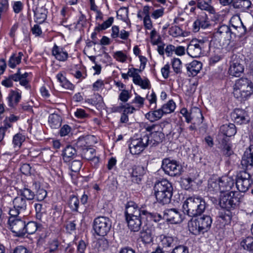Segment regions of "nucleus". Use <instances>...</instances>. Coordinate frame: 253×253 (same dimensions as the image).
Returning a JSON list of instances; mask_svg holds the SVG:
<instances>
[{"instance_id": "nucleus-1", "label": "nucleus", "mask_w": 253, "mask_h": 253, "mask_svg": "<svg viewBox=\"0 0 253 253\" xmlns=\"http://www.w3.org/2000/svg\"><path fill=\"white\" fill-rule=\"evenodd\" d=\"M154 194L157 202L162 205L169 204L172 196V185L167 180L157 182L154 187Z\"/></svg>"}, {"instance_id": "nucleus-2", "label": "nucleus", "mask_w": 253, "mask_h": 253, "mask_svg": "<svg viewBox=\"0 0 253 253\" xmlns=\"http://www.w3.org/2000/svg\"><path fill=\"white\" fill-rule=\"evenodd\" d=\"M233 93L239 101L247 100L253 93V83L247 78L237 80L234 85Z\"/></svg>"}, {"instance_id": "nucleus-3", "label": "nucleus", "mask_w": 253, "mask_h": 253, "mask_svg": "<svg viewBox=\"0 0 253 253\" xmlns=\"http://www.w3.org/2000/svg\"><path fill=\"white\" fill-rule=\"evenodd\" d=\"M206 208V203L199 197H189L182 206L183 211L190 217H196L201 214Z\"/></svg>"}, {"instance_id": "nucleus-4", "label": "nucleus", "mask_w": 253, "mask_h": 253, "mask_svg": "<svg viewBox=\"0 0 253 253\" xmlns=\"http://www.w3.org/2000/svg\"><path fill=\"white\" fill-rule=\"evenodd\" d=\"M212 219L209 215H203L192 218L188 223L189 230L193 234L197 235L207 232L211 228Z\"/></svg>"}, {"instance_id": "nucleus-5", "label": "nucleus", "mask_w": 253, "mask_h": 253, "mask_svg": "<svg viewBox=\"0 0 253 253\" xmlns=\"http://www.w3.org/2000/svg\"><path fill=\"white\" fill-rule=\"evenodd\" d=\"M243 195L238 192L231 191L222 196L219 200V205L227 211L237 208L243 202Z\"/></svg>"}, {"instance_id": "nucleus-6", "label": "nucleus", "mask_w": 253, "mask_h": 253, "mask_svg": "<svg viewBox=\"0 0 253 253\" xmlns=\"http://www.w3.org/2000/svg\"><path fill=\"white\" fill-rule=\"evenodd\" d=\"M210 45L207 39H193L187 47V53L192 57H199L209 48Z\"/></svg>"}, {"instance_id": "nucleus-7", "label": "nucleus", "mask_w": 253, "mask_h": 253, "mask_svg": "<svg viewBox=\"0 0 253 253\" xmlns=\"http://www.w3.org/2000/svg\"><path fill=\"white\" fill-rule=\"evenodd\" d=\"M162 169L166 174L170 176L180 175L182 168L181 165L175 160L165 158L162 161Z\"/></svg>"}, {"instance_id": "nucleus-8", "label": "nucleus", "mask_w": 253, "mask_h": 253, "mask_svg": "<svg viewBox=\"0 0 253 253\" xmlns=\"http://www.w3.org/2000/svg\"><path fill=\"white\" fill-rule=\"evenodd\" d=\"M148 141L147 135L140 137H138L137 135L133 136L129 144L130 152L132 155L140 154L148 146Z\"/></svg>"}, {"instance_id": "nucleus-9", "label": "nucleus", "mask_w": 253, "mask_h": 253, "mask_svg": "<svg viewBox=\"0 0 253 253\" xmlns=\"http://www.w3.org/2000/svg\"><path fill=\"white\" fill-rule=\"evenodd\" d=\"M93 227L97 235L104 236L110 230L111 222L107 217L99 216L94 220Z\"/></svg>"}, {"instance_id": "nucleus-10", "label": "nucleus", "mask_w": 253, "mask_h": 253, "mask_svg": "<svg viewBox=\"0 0 253 253\" xmlns=\"http://www.w3.org/2000/svg\"><path fill=\"white\" fill-rule=\"evenodd\" d=\"M160 128L159 126L153 125L148 126L146 127V130L148 132H151L149 135H147L148 146L151 147L155 146L161 143L165 138V135L161 131L156 130V128Z\"/></svg>"}, {"instance_id": "nucleus-11", "label": "nucleus", "mask_w": 253, "mask_h": 253, "mask_svg": "<svg viewBox=\"0 0 253 253\" xmlns=\"http://www.w3.org/2000/svg\"><path fill=\"white\" fill-rule=\"evenodd\" d=\"M253 181L251 175L246 171L241 172L238 175L236 180L237 189L241 192L244 193L248 191Z\"/></svg>"}, {"instance_id": "nucleus-12", "label": "nucleus", "mask_w": 253, "mask_h": 253, "mask_svg": "<svg viewBox=\"0 0 253 253\" xmlns=\"http://www.w3.org/2000/svg\"><path fill=\"white\" fill-rule=\"evenodd\" d=\"M13 208L9 211L10 215L18 216L20 213H23L28 208L27 201L20 195L14 198L12 201Z\"/></svg>"}, {"instance_id": "nucleus-13", "label": "nucleus", "mask_w": 253, "mask_h": 253, "mask_svg": "<svg viewBox=\"0 0 253 253\" xmlns=\"http://www.w3.org/2000/svg\"><path fill=\"white\" fill-rule=\"evenodd\" d=\"M243 61L237 55L233 54L231 56L229 74L234 77H240L244 70L242 64Z\"/></svg>"}, {"instance_id": "nucleus-14", "label": "nucleus", "mask_w": 253, "mask_h": 253, "mask_svg": "<svg viewBox=\"0 0 253 253\" xmlns=\"http://www.w3.org/2000/svg\"><path fill=\"white\" fill-rule=\"evenodd\" d=\"M17 216L10 215L8 219V223L12 232L14 233L16 236L22 237L24 236L25 222L18 218Z\"/></svg>"}, {"instance_id": "nucleus-15", "label": "nucleus", "mask_w": 253, "mask_h": 253, "mask_svg": "<svg viewBox=\"0 0 253 253\" xmlns=\"http://www.w3.org/2000/svg\"><path fill=\"white\" fill-rule=\"evenodd\" d=\"M144 211H146V210H142L139 209L137 205L133 201H129L126 205V218H127V217H144Z\"/></svg>"}, {"instance_id": "nucleus-16", "label": "nucleus", "mask_w": 253, "mask_h": 253, "mask_svg": "<svg viewBox=\"0 0 253 253\" xmlns=\"http://www.w3.org/2000/svg\"><path fill=\"white\" fill-rule=\"evenodd\" d=\"M144 211H146V210H142L139 209L137 205L133 201H129L126 205V218H127V217H144Z\"/></svg>"}, {"instance_id": "nucleus-17", "label": "nucleus", "mask_w": 253, "mask_h": 253, "mask_svg": "<svg viewBox=\"0 0 253 253\" xmlns=\"http://www.w3.org/2000/svg\"><path fill=\"white\" fill-rule=\"evenodd\" d=\"M163 218L172 224L180 223L182 221V214L175 209L166 210Z\"/></svg>"}, {"instance_id": "nucleus-18", "label": "nucleus", "mask_w": 253, "mask_h": 253, "mask_svg": "<svg viewBox=\"0 0 253 253\" xmlns=\"http://www.w3.org/2000/svg\"><path fill=\"white\" fill-rule=\"evenodd\" d=\"M230 25L235 30L234 32L239 37H242L246 34L247 29L239 16H232L230 20Z\"/></svg>"}, {"instance_id": "nucleus-19", "label": "nucleus", "mask_w": 253, "mask_h": 253, "mask_svg": "<svg viewBox=\"0 0 253 253\" xmlns=\"http://www.w3.org/2000/svg\"><path fill=\"white\" fill-rule=\"evenodd\" d=\"M210 25V22L207 14L202 12L199 14L197 20L193 24V29L195 32H198L200 28L206 29Z\"/></svg>"}, {"instance_id": "nucleus-20", "label": "nucleus", "mask_w": 253, "mask_h": 253, "mask_svg": "<svg viewBox=\"0 0 253 253\" xmlns=\"http://www.w3.org/2000/svg\"><path fill=\"white\" fill-rule=\"evenodd\" d=\"M236 132V127L234 124H225L220 126L219 132L217 136L220 135L224 139H229L228 137L234 136Z\"/></svg>"}, {"instance_id": "nucleus-21", "label": "nucleus", "mask_w": 253, "mask_h": 253, "mask_svg": "<svg viewBox=\"0 0 253 253\" xmlns=\"http://www.w3.org/2000/svg\"><path fill=\"white\" fill-rule=\"evenodd\" d=\"M231 117L235 123L240 125L247 124L249 121V117L247 112L243 109H235L232 113Z\"/></svg>"}, {"instance_id": "nucleus-22", "label": "nucleus", "mask_w": 253, "mask_h": 253, "mask_svg": "<svg viewBox=\"0 0 253 253\" xmlns=\"http://www.w3.org/2000/svg\"><path fill=\"white\" fill-rule=\"evenodd\" d=\"M52 54L59 61H66L68 58V53L62 47L55 44L52 48Z\"/></svg>"}, {"instance_id": "nucleus-23", "label": "nucleus", "mask_w": 253, "mask_h": 253, "mask_svg": "<svg viewBox=\"0 0 253 253\" xmlns=\"http://www.w3.org/2000/svg\"><path fill=\"white\" fill-rule=\"evenodd\" d=\"M145 217H127L126 218L127 226L130 230L132 232H138L141 228L142 225L141 219Z\"/></svg>"}, {"instance_id": "nucleus-24", "label": "nucleus", "mask_w": 253, "mask_h": 253, "mask_svg": "<svg viewBox=\"0 0 253 253\" xmlns=\"http://www.w3.org/2000/svg\"><path fill=\"white\" fill-rule=\"evenodd\" d=\"M145 172V169L143 167L141 166H134L131 173V181L134 183H139Z\"/></svg>"}, {"instance_id": "nucleus-25", "label": "nucleus", "mask_w": 253, "mask_h": 253, "mask_svg": "<svg viewBox=\"0 0 253 253\" xmlns=\"http://www.w3.org/2000/svg\"><path fill=\"white\" fill-rule=\"evenodd\" d=\"M241 163L243 167L247 168L253 166V145H251L249 150L245 152Z\"/></svg>"}, {"instance_id": "nucleus-26", "label": "nucleus", "mask_w": 253, "mask_h": 253, "mask_svg": "<svg viewBox=\"0 0 253 253\" xmlns=\"http://www.w3.org/2000/svg\"><path fill=\"white\" fill-rule=\"evenodd\" d=\"M202 68V63L197 60H194L191 63L186 64V69L189 76H195L198 74Z\"/></svg>"}, {"instance_id": "nucleus-27", "label": "nucleus", "mask_w": 253, "mask_h": 253, "mask_svg": "<svg viewBox=\"0 0 253 253\" xmlns=\"http://www.w3.org/2000/svg\"><path fill=\"white\" fill-rule=\"evenodd\" d=\"M154 231L152 228L143 227L140 233V237L142 241L145 244H150L152 242L153 239Z\"/></svg>"}, {"instance_id": "nucleus-28", "label": "nucleus", "mask_w": 253, "mask_h": 253, "mask_svg": "<svg viewBox=\"0 0 253 253\" xmlns=\"http://www.w3.org/2000/svg\"><path fill=\"white\" fill-rule=\"evenodd\" d=\"M222 192L230 190L234 184V179L227 176H222L218 179Z\"/></svg>"}, {"instance_id": "nucleus-29", "label": "nucleus", "mask_w": 253, "mask_h": 253, "mask_svg": "<svg viewBox=\"0 0 253 253\" xmlns=\"http://www.w3.org/2000/svg\"><path fill=\"white\" fill-rule=\"evenodd\" d=\"M217 33L228 41H230L232 39V35L234 36L236 35V33L232 31L230 27L225 25H221L219 27Z\"/></svg>"}, {"instance_id": "nucleus-30", "label": "nucleus", "mask_w": 253, "mask_h": 253, "mask_svg": "<svg viewBox=\"0 0 253 253\" xmlns=\"http://www.w3.org/2000/svg\"><path fill=\"white\" fill-rule=\"evenodd\" d=\"M35 21L38 23H42L46 18L47 10L43 6L37 7L33 9Z\"/></svg>"}, {"instance_id": "nucleus-31", "label": "nucleus", "mask_w": 253, "mask_h": 253, "mask_svg": "<svg viewBox=\"0 0 253 253\" xmlns=\"http://www.w3.org/2000/svg\"><path fill=\"white\" fill-rule=\"evenodd\" d=\"M216 139L223 150L224 155L230 156L233 153L231 146L229 143V139H224L220 135L217 136Z\"/></svg>"}, {"instance_id": "nucleus-32", "label": "nucleus", "mask_w": 253, "mask_h": 253, "mask_svg": "<svg viewBox=\"0 0 253 253\" xmlns=\"http://www.w3.org/2000/svg\"><path fill=\"white\" fill-rule=\"evenodd\" d=\"M77 150L71 145H67L62 151L63 160L65 162H69L71 159L77 154Z\"/></svg>"}, {"instance_id": "nucleus-33", "label": "nucleus", "mask_w": 253, "mask_h": 253, "mask_svg": "<svg viewBox=\"0 0 253 253\" xmlns=\"http://www.w3.org/2000/svg\"><path fill=\"white\" fill-rule=\"evenodd\" d=\"M32 188L36 190L35 197L38 201H42L46 197V191L41 188L40 183L36 181L34 182Z\"/></svg>"}, {"instance_id": "nucleus-34", "label": "nucleus", "mask_w": 253, "mask_h": 253, "mask_svg": "<svg viewBox=\"0 0 253 253\" xmlns=\"http://www.w3.org/2000/svg\"><path fill=\"white\" fill-rule=\"evenodd\" d=\"M208 189L211 193H222L218 179L211 178L209 180Z\"/></svg>"}, {"instance_id": "nucleus-35", "label": "nucleus", "mask_w": 253, "mask_h": 253, "mask_svg": "<svg viewBox=\"0 0 253 253\" xmlns=\"http://www.w3.org/2000/svg\"><path fill=\"white\" fill-rule=\"evenodd\" d=\"M21 98V94L16 91L11 90L8 96L9 105L11 107L16 106Z\"/></svg>"}, {"instance_id": "nucleus-36", "label": "nucleus", "mask_w": 253, "mask_h": 253, "mask_svg": "<svg viewBox=\"0 0 253 253\" xmlns=\"http://www.w3.org/2000/svg\"><path fill=\"white\" fill-rule=\"evenodd\" d=\"M62 119L59 115L57 114H50L48 117V123L52 128H57L61 125Z\"/></svg>"}, {"instance_id": "nucleus-37", "label": "nucleus", "mask_w": 253, "mask_h": 253, "mask_svg": "<svg viewBox=\"0 0 253 253\" xmlns=\"http://www.w3.org/2000/svg\"><path fill=\"white\" fill-rule=\"evenodd\" d=\"M164 113L159 109L154 111H150L145 114V117L147 119L151 122H154L160 120L163 116Z\"/></svg>"}, {"instance_id": "nucleus-38", "label": "nucleus", "mask_w": 253, "mask_h": 253, "mask_svg": "<svg viewBox=\"0 0 253 253\" xmlns=\"http://www.w3.org/2000/svg\"><path fill=\"white\" fill-rule=\"evenodd\" d=\"M160 239L161 245L164 248L172 247L175 240L173 237L165 235H161Z\"/></svg>"}, {"instance_id": "nucleus-39", "label": "nucleus", "mask_w": 253, "mask_h": 253, "mask_svg": "<svg viewBox=\"0 0 253 253\" xmlns=\"http://www.w3.org/2000/svg\"><path fill=\"white\" fill-rule=\"evenodd\" d=\"M18 194L26 199V201H31L35 197V192L31 189L24 187L18 191Z\"/></svg>"}, {"instance_id": "nucleus-40", "label": "nucleus", "mask_w": 253, "mask_h": 253, "mask_svg": "<svg viewBox=\"0 0 253 253\" xmlns=\"http://www.w3.org/2000/svg\"><path fill=\"white\" fill-rule=\"evenodd\" d=\"M240 245L243 249L247 251L253 253V237H247L245 239H243Z\"/></svg>"}, {"instance_id": "nucleus-41", "label": "nucleus", "mask_w": 253, "mask_h": 253, "mask_svg": "<svg viewBox=\"0 0 253 253\" xmlns=\"http://www.w3.org/2000/svg\"><path fill=\"white\" fill-rule=\"evenodd\" d=\"M56 78L63 87L71 90L74 88L73 84L69 82L62 74H58L56 75Z\"/></svg>"}, {"instance_id": "nucleus-42", "label": "nucleus", "mask_w": 253, "mask_h": 253, "mask_svg": "<svg viewBox=\"0 0 253 253\" xmlns=\"http://www.w3.org/2000/svg\"><path fill=\"white\" fill-rule=\"evenodd\" d=\"M80 154L83 158L90 161L96 155L95 150L93 148L87 147L80 152Z\"/></svg>"}, {"instance_id": "nucleus-43", "label": "nucleus", "mask_w": 253, "mask_h": 253, "mask_svg": "<svg viewBox=\"0 0 253 253\" xmlns=\"http://www.w3.org/2000/svg\"><path fill=\"white\" fill-rule=\"evenodd\" d=\"M251 4L250 0H236L233 2V6L235 8L246 9L249 8Z\"/></svg>"}, {"instance_id": "nucleus-44", "label": "nucleus", "mask_w": 253, "mask_h": 253, "mask_svg": "<svg viewBox=\"0 0 253 253\" xmlns=\"http://www.w3.org/2000/svg\"><path fill=\"white\" fill-rule=\"evenodd\" d=\"M68 205L73 211H78L79 206L78 197L74 195L71 196L68 201Z\"/></svg>"}, {"instance_id": "nucleus-45", "label": "nucleus", "mask_w": 253, "mask_h": 253, "mask_svg": "<svg viewBox=\"0 0 253 253\" xmlns=\"http://www.w3.org/2000/svg\"><path fill=\"white\" fill-rule=\"evenodd\" d=\"M38 229V224L34 221L29 222L27 224H25L24 228V235L26 233L32 234L34 233Z\"/></svg>"}, {"instance_id": "nucleus-46", "label": "nucleus", "mask_w": 253, "mask_h": 253, "mask_svg": "<svg viewBox=\"0 0 253 253\" xmlns=\"http://www.w3.org/2000/svg\"><path fill=\"white\" fill-rule=\"evenodd\" d=\"M175 106L176 105L174 102L172 100H170L162 106L161 110L164 114H169L174 110Z\"/></svg>"}, {"instance_id": "nucleus-47", "label": "nucleus", "mask_w": 253, "mask_h": 253, "mask_svg": "<svg viewBox=\"0 0 253 253\" xmlns=\"http://www.w3.org/2000/svg\"><path fill=\"white\" fill-rule=\"evenodd\" d=\"M35 208L36 212V218L41 220L43 214L46 212L45 206L40 203L35 204Z\"/></svg>"}, {"instance_id": "nucleus-48", "label": "nucleus", "mask_w": 253, "mask_h": 253, "mask_svg": "<svg viewBox=\"0 0 253 253\" xmlns=\"http://www.w3.org/2000/svg\"><path fill=\"white\" fill-rule=\"evenodd\" d=\"M114 18L112 17H109L106 21L104 22L102 24L98 25V26L95 28V31L99 32L101 30H104L111 26L113 22Z\"/></svg>"}, {"instance_id": "nucleus-49", "label": "nucleus", "mask_w": 253, "mask_h": 253, "mask_svg": "<svg viewBox=\"0 0 253 253\" xmlns=\"http://www.w3.org/2000/svg\"><path fill=\"white\" fill-rule=\"evenodd\" d=\"M83 163L81 161L74 160L69 164V168L71 170L74 172H78L80 170Z\"/></svg>"}, {"instance_id": "nucleus-50", "label": "nucleus", "mask_w": 253, "mask_h": 253, "mask_svg": "<svg viewBox=\"0 0 253 253\" xmlns=\"http://www.w3.org/2000/svg\"><path fill=\"white\" fill-rule=\"evenodd\" d=\"M24 140L25 136L21 133H17L13 136L12 142L15 147L19 148Z\"/></svg>"}, {"instance_id": "nucleus-51", "label": "nucleus", "mask_w": 253, "mask_h": 253, "mask_svg": "<svg viewBox=\"0 0 253 253\" xmlns=\"http://www.w3.org/2000/svg\"><path fill=\"white\" fill-rule=\"evenodd\" d=\"M86 139L84 137H79L76 143L77 151H79V153H80L84 149H86V148L88 147L86 146Z\"/></svg>"}, {"instance_id": "nucleus-52", "label": "nucleus", "mask_w": 253, "mask_h": 253, "mask_svg": "<svg viewBox=\"0 0 253 253\" xmlns=\"http://www.w3.org/2000/svg\"><path fill=\"white\" fill-rule=\"evenodd\" d=\"M143 213L145 214L144 217L153 220L155 222H159L162 219V215L158 213L149 212L147 211H144Z\"/></svg>"}, {"instance_id": "nucleus-53", "label": "nucleus", "mask_w": 253, "mask_h": 253, "mask_svg": "<svg viewBox=\"0 0 253 253\" xmlns=\"http://www.w3.org/2000/svg\"><path fill=\"white\" fill-rule=\"evenodd\" d=\"M135 84L141 86L143 89L149 88L150 87V84L149 81L147 79L142 80L141 77H139V79L138 78L134 82Z\"/></svg>"}, {"instance_id": "nucleus-54", "label": "nucleus", "mask_w": 253, "mask_h": 253, "mask_svg": "<svg viewBox=\"0 0 253 253\" xmlns=\"http://www.w3.org/2000/svg\"><path fill=\"white\" fill-rule=\"evenodd\" d=\"M141 69H137L131 68L128 69L127 74L129 77L133 78V82H134L136 80H137L138 78L139 79L140 76L138 74V72H141Z\"/></svg>"}, {"instance_id": "nucleus-55", "label": "nucleus", "mask_w": 253, "mask_h": 253, "mask_svg": "<svg viewBox=\"0 0 253 253\" xmlns=\"http://www.w3.org/2000/svg\"><path fill=\"white\" fill-rule=\"evenodd\" d=\"M169 34L174 37H177L183 35L182 30L177 26H173L169 29Z\"/></svg>"}, {"instance_id": "nucleus-56", "label": "nucleus", "mask_w": 253, "mask_h": 253, "mask_svg": "<svg viewBox=\"0 0 253 253\" xmlns=\"http://www.w3.org/2000/svg\"><path fill=\"white\" fill-rule=\"evenodd\" d=\"M181 62L178 58H174L172 61V67L176 74L181 72Z\"/></svg>"}, {"instance_id": "nucleus-57", "label": "nucleus", "mask_w": 253, "mask_h": 253, "mask_svg": "<svg viewBox=\"0 0 253 253\" xmlns=\"http://www.w3.org/2000/svg\"><path fill=\"white\" fill-rule=\"evenodd\" d=\"M218 217L225 222V224H226L230 222L231 219V212L227 210L226 211L219 212Z\"/></svg>"}, {"instance_id": "nucleus-58", "label": "nucleus", "mask_w": 253, "mask_h": 253, "mask_svg": "<svg viewBox=\"0 0 253 253\" xmlns=\"http://www.w3.org/2000/svg\"><path fill=\"white\" fill-rule=\"evenodd\" d=\"M21 62L20 59L17 58L15 54L12 55L8 61V65L11 68H14L16 66Z\"/></svg>"}, {"instance_id": "nucleus-59", "label": "nucleus", "mask_w": 253, "mask_h": 253, "mask_svg": "<svg viewBox=\"0 0 253 253\" xmlns=\"http://www.w3.org/2000/svg\"><path fill=\"white\" fill-rule=\"evenodd\" d=\"M195 183L193 179L191 178H186L182 181V185L186 190H188L192 188L193 184Z\"/></svg>"}, {"instance_id": "nucleus-60", "label": "nucleus", "mask_w": 253, "mask_h": 253, "mask_svg": "<svg viewBox=\"0 0 253 253\" xmlns=\"http://www.w3.org/2000/svg\"><path fill=\"white\" fill-rule=\"evenodd\" d=\"M171 253H189V250L185 246L178 245L172 250Z\"/></svg>"}, {"instance_id": "nucleus-61", "label": "nucleus", "mask_w": 253, "mask_h": 253, "mask_svg": "<svg viewBox=\"0 0 253 253\" xmlns=\"http://www.w3.org/2000/svg\"><path fill=\"white\" fill-rule=\"evenodd\" d=\"M20 170L23 174L28 175L32 173V167L29 164L25 163L21 165Z\"/></svg>"}, {"instance_id": "nucleus-62", "label": "nucleus", "mask_w": 253, "mask_h": 253, "mask_svg": "<svg viewBox=\"0 0 253 253\" xmlns=\"http://www.w3.org/2000/svg\"><path fill=\"white\" fill-rule=\"evenodd\" d=\"M223 54L221 53L220 49H217V53H215L210 58V62L212 63H215L218 62L223 58Z\"/></svg>"}, {"instance_id": "nucleus-63", "label": "nucleus", "mask_w": 253, "mask_h": 253, "mask_svg": "<svg viewBox=\"0 0 253 253\" xmlns=\"http://www.w3.org/2000/svg\"><path fill=\"white\" fill-rule=\"evenodd\" d=\"M130 97V95L128 91L126 89H123L119 95V99L124 102H126Z\"/></svg>"}, {"instance_id": "nucleus-64", "label": "nucleus", "mask_w": 253, "mask_h": 253, "mask_svg": "<svg viewBox=\"0 0 253 253\" xmlns=\"http://www.w3.org/2000/svg\"><path fill=\"white\" fill-rule=\"evenodd\" d=\"M114 58L119 61L124 62L126 59V56L122 51H118L115 53Z\"/></svg>"}]
</instances>
